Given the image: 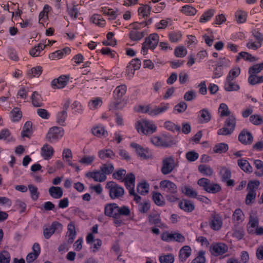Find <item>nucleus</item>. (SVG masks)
I'll use <instances>...</instances> for the list:
<instances>
[{
    "mask_svg": "<svg viewBox=\"0 0 263 263\" xmlns=\"http://www.w3.org/2000/svg\"><path fill=\"white\" fill-rule=\"evenodd\" d=\"M42 68L41 66H37L32 68L30 70H28L27 74L29 77H39L42 73Z\"/></svg>",
    "mask_w": 263,
    "mask_h": 263,
    "instance_id": "nucleus-59",
    "label": "nucleus"
},
{
    "mask_svg": "<svg viewBox=\"0 0 263 263\" xmlns=\"http://www.w3.org/2000/svg\"><path fill=\"white\" fill-rule=\"evenodd\" d=\"M159 41V36L157 33H152L145 38L143 43L141 53L143 55L147 53L148 49L154 50L157 47Z\"/></svg>",
    "mask_w": 263,
    "mask_h": 263,
    "instance_id": "nucleus-6",
    "label": "nucleus"
},
{
    "mask_svg": "<svg viewBox=\"0 0 263 263\" xmlns=\"http://www.w3.org/2000/svg\"><path fill=\"white\" fill-rule=\"evenodd\" d=\"M161 238L166 242L175 241L182 243L185 241V236L178 231L164 232L161 234Z\"/></svg>",
    "mask_w": 263,
    "mask_h": 263,
    "instance_id": "nucleus-7",
    "label": "nucleus"
},
{
    "mask_svg": "<svg viewBox=\"0 0 263 263\" xmlns=\"http://www.w3.org/2000/svg\"><path fill=\"white\" fill-rule=\"evenodd\" d=\"M228 251V246L222 242L212 244L210 247V252L215 256L222 255L227 252Z\"/></svg>",
    "mask_w": 263,
    "mask_h": 263,
    "instance_id": "nucleus-13",
    "label": "nucleus"
},
{
    "mask_svg": "<svg viewBox=\"0 0 263 263\" xmlns=\"http://www.w3.org/2000/svg\"><path fill=\"white\" fill-rule=\"evenodd\" d=\"M253 165L256 171L255 174L256 176L261 177L263 176V161L259 159L253 160Z\"/></svg>",
    "mask_w": 263,
    "mask_h": 263,
    "instance_id": "nucleus-37",
    "label": "nucleus"
},
{
    "mask_svg": "<svg viewBox=\"0 0 263 263\" xmlns=\"http://www.w3.org/2000/svg\"><path fill=\"white\" fill-rule=\"evenodd\" d=\"M0 140L10 142L14 141V139L11 136L10 132L8 129H4L0 132Z\"/></svg>",
    "mask_w": 263,
    "mask_h": 263,
    "instance_id": "nucleus-52",
    "label": "nucleus"
},
{
    "mask_svg": "<svg viewBox=\"0 0 263 263\" xmlns=\"http://www.w3.org/2000/svg\"><path fill=\"white\" fill-rule=\"evenodd\" d=\"M218 113L221 117H227L230 115L231 111L228 105L224 103H221L218 108Z\"/></svg>",
    "mask_w": 263,
    "mask_h": 263,
    "instance_id": "nucleus-49",
    "label": "nucleus"
},
{
    "mask_svg": "<svg viewBox=\"0 0 263 263\" xmlns=\"http://www.w3.org/2000/svg\"><path fill=\"white\" fill-rule=\"evenodd\" d=\"M68 77L65 76H62L57 79L53 80L51 82L52 87L54 88H62L64 87L68 81Z\"/></svg>",
    "mask_w": 263,
    "mask_h": 263,
    "instance_id": "nucleus-23",
    "label": "nucleus"
},
{
    "mask_svg": "<svg viewBox=\"0 0 263 263\" xmlns=\"http://www.w3.org/2000/svg\"><path fill=\"white\" fill-rule=\"evenodd\" d=\"M160 189L165 192L170 194H176L177 192V185L168 180H164L160 182Z\"/></svg>",
    "mask_w": 263,
    "mask_h": 263,
    "instance_id": "nucleus-14",
    "label": "nucleus"
},
{
    "mask_svg": "<svg viewBox=\"0 0 263 263\" xmlns=\"http://www.w3.org/2000/svg\"><path fill=\"white\" fill-rule=\"evenodd\" d=\"M137 192L141 195H145L149 190V184L145 181H142L137 185Z\"/></svg>",
    "mask_w": 263,
    "mask_h": 263,
    "instance_id": "nucleus-41",
    "label": "nucleus"
},
{
    "mask_svg": "<svg viewBox=\"0 0 263 263\" xmlns=\"http://www.w3.org/2000/svg\"><path fill=\"white\" fill-rule=\"evenodd\" d=\"M206 259L205 257V252L203 251H199L197 256L192 260V263H205Z\"/></svg>",
    "mask_w": 263,
    "mask_h": 263,
    "instance_id": "nucleus-64",
    "label": "nucleus"
},
{
    "mask_svg": "<svg viewBox=\"0 0 263 263\" xmlns=\"http://www.w3.org/2000/svg\"><path fill=\"white\" fill-rule=\"evenodd\" d=\"M182 36V34L180 31H173L170 32L168 34L170 40L173 43H177L180 41Z\"/></svg>",
    "mask_w": 263,
    "mask_h": 263,
    "instance_id": "nucleus-47",
    "label": "nucleus"
},
{
    "mask_svg": "<svg viewBox=\"0 0 263 263\" xmlns=\"http://www.w3.org/2000/svg\"><path fill=\"white\" fill-rule=\"evenodd\" d=\"M103 101L102 98L100 97H95L92 98L88 103V107L91 110H95L100 107L102 105Z\"/></svg>",
    "mask_w": 263,
    "mask_h": 263,
    "instance_id": "nucleus-34",
    "label": "nucleus"
},
{
    "mask_svg": "<svg viewBox=\"0 0 263 263\" xmlns=\"http://www.w3.org/2000/svg\"><path fill=\"white\" fill-rule=\"evenodd\" d=\"M229 149V146L225 143H219L216 144L213 147V151L214 153L222 154L224 153Z\"/></svg>",
    "mask_w": 263,
    "mask_h": 263,
    "instance_id": "nucleus-42",
    "label": "nucleus"
},
{
    "mask_svg": "<svg viewBox=\"0 0 263 263\" xmlns=\"http://www.w3.org/2000/svg\"><path fill=\"white\" fill-rule=\"evenodd\" d=\"M187 50L182 45L177 46L174 49V54L177 58H183L186 55Z\"/></svg>",
    "mask_w": 263,
    "mask_h": 263,
    "instance_id": "nucleus-46",
    "label": "nucleus"
},
{
    "mask_svg": "<svg viewBox=\"0 0 263 263\" xmlns=\"http://www.w3.org/2000/svg\"><path fill=\"white\" fill-rule=\"evenodd\" d=\"M92 133L96 136L97 137H105L107 133L105 130L104 127L102 125H98L95 127H93L92 129Z\"/></svg>",
    "mask_w": 263,
    "mask_h": 263,
    "instance_id": "nucleus-43",
    "label": "nucleus"
},
{
    "mask_svg": "<svg viewBox=\"0 0 263 263\" xmlns=\"http://www.w3.org/2000/svg\"><path fill=\"white\" fill-rule=\"evenodd\" d=\"M99 157L102 159L112 158L114 156V153L110 149L101 150L98 153Z\"/></svg>",
    "mask_w": 263,
    "mask_h": 263,
    "instance_id": "nucleus-55",
    "label": "nucleus"
},
{
    "mask_svg": "<svg viewBox=\"0 0 263 263\" xmlns=\"http://www.w3.org/2000/svg\"><path fill=\"white\" fill-rule=\"evenodd\" d=\"M259 218L256 214H251L247 226L249 234L263 236V227H259Z\"/></svg>",
    "mask_w": 263,
    "mask_h": 263,
    "instance_id": "nucleus-4",
    "label": "nucleus"
},
{
    "mask_svg": "<svg viewBox=\"0 0 263 263\" xmlns=\"http://www.w3.org/2000/svg\"><path fill=\"white\" fill-rule=\"evenodd\" d=\"M70 104V100H66L63 104V110L59 112L57 115V122L61 125H64L65 120L67 117V110L69 108Z\"/></svg>",
    "mask_w": 263,
    "mask_h": 263,
    "instance_id": "nucleus-16",
    "label": "nucleus"
},
{
    "mask_svg": "<svg viewBox=\"0 0 263 263\" xmlns=\"http://www.w3.org/2000/svg\"><path fill=\"white\" fill-rule=\"evenodd\" d=\"M173 24V21L171 18H167L162 20L159 22L155 24V26L158 29H163L168 26H170Z\"/></svg>",
    "mask_w": 263,
    "mask_h": 263,
    "instance_id": "nucleus-45",
    "label": "nucleus"
},
{
    "mask_svg": "<svg viewBox=\"0 0 263 263\" xmlns=\"http://www.w3.org/2000/svg\"><path fill=\"white\" fill-rule=\"evenodd\" d=\"M49 194L54 199H60L63 195V191L61 187L52 186L49 189Z\"/></svg>",
    "mask_w": 263,
    "mask_h": 263,
    "instance_id": "nucleus-25",
    "label": "nucleus"
},
{
    "mask_svg": "<svg viewBox=\"0 0 263 263\" xmlns=\"http://www.w3.org/2000/svg\"><path fill=\"white\" fill-rule=\"evenodd\" d=\"M179 206L181 209L187 212L193 211L195 208L193 203L187 200H181L179 203Z\"/></svg>",
    "mask_w": 263,
    "mask_h": 263,
    "instance_id": "nucleus-29",
    "label": "nucleus"
},
{
    "mask_svg": "<svg viewBox=\"0 0 263 263\" xmlns=\"http://www.w3.org/2000/svg\"><path fill=\"white\" fill-rule=\"evenodd\" d=\"M253 139L251 133L247 131L243 130L239 135V140L242 143H250L253 141Z\"/></svg>",
    "mask_w": 263,
    "mask_h": 263,
    "instance_id": "nucleus-31",
    "label": "nucleus"
},
{
    "mask_svg": "<svg viewBox=\"0 0 263 263\" xmlns=\"http://www.w3.org/2000/svg\"><path fill=\"white\" fill-rule=\"evenodd\" d=\"M247 14L246 12L242 10H238L235 14L236 20L238 23H243L246 22Z\"/></svg>",
    "mask_w": 263,
    "mask_h": 263,
    "instance_id": "nucleus-58",
    "label": "nucleus"
},
{
    "mask_svg": "<svg viewBox=\"0 0 263 263\" xmlns=\"http://www.w3.org/2000/svg\"><path fill=\"white\" fill-rule=\"evenodd\" d=\"M198 171L202 175L206 176H212L214 173L213 168L210 166L205 164L199 165Z\"/></svg>",
    "mask_w": 263,
    "mask_h": 263,
    "instance_id": "nucleus-39",
    "label": "nucleus"
},
{
    "mask_svg": "<svg viewBox=\"0 0 263 263\" xmlns=\"http://www.w3.org/2000/svg\"><path fill=\"white\" fill-rule=\"evenodd\" d=\"M44 49V45L40 43L37 46H35L30 50V54L34 57L40 56Z\"/></svg>",
    "mask_w": 263,
    "mask_h": 263,
    "instance_id": "nucleus-53",
    "label": "nucleus"
},
{
    "mask_svg": "<svg viewBox=\"0 0 263 263\" xmlns=\"http://www.w3.org/2000/svg\"><path fill=\"white\" fill-rule=\"evenodd\" d=\"M64 135V130L62 127L53 126L50 128L46 135L48 141L55 143L60 139Z\"/></svg>",
    "mask_w": 263,
    "mask_h": 263,
    "instance_id": "nucleus-10",
    "label": "nucleus"
},
{
    "mask_svg": "<svg viewBox=\"0 0 263 263\" xmlns=\"http://www.w3.org/2000/svg\"><path fill=\"white\" fill-rule=\"evenodd\" d=\"M53 153V148L47 144L44 145L41 150V155L45 160H49L51 158Z\"/></svg>",
    "mask_w": 263,
    "mask_h": 263,
    "instance_id": "nucleus-20",
    "label": "nucleus"
},
{
    "mask_svg": "<svg viewBox=\"0 0 263 263\" xmlns=\"http://www.w3.org/2000/svg\"><path fill=\"white\" fill-rule=\"evenodd\" d=\"M106 187L109 190V195L111 199H119L124 194L123 188L113 181L108 182Z\"/></svg>",
    "mask_w": 263,
    "mask_h": 263,
    "instance_id": "nucleus-8",
    "label": "nucleus"
},
{
    "mask_svg": "<svg viewBox=\"0 0 263 263\" xmlns=\"http://www.w3.org/2000/svg\"><path fill=\"white\" fill-rule=\"evenodd\" d=\"M33 252L29 253L26 256V261L28 263L33 262L37 258L41 252V248L38 243H34L32 246Z\"/></svg>",
    "mask_w": 263,
    "mask_h": 263,
    "instance_id": "nucleus-17",
    "label": "nucleus"
},
{
    "mask_svg": "<svg viewBox=\"0 0 263 263\" xmlns=\"http://www.w3.org/2000/svg\"><path fill=\"white\" fill-rule=\"evenodd\" d=\"M11 256L8 251H2L0 252V263H10Z\"/></svg>",
    "mask_w": 263,
    "mask_h": 263,
    "instance_id": "nucleus-62",
    "label": "nucleus"
},
{
    "mask_svg": "<svg viewBox=\"0 0 263 263\" xmlns=\"http://www.w3.org/2000/svg\"><path fill=\"white\" fill-rule=\"evenodd\" d=\"M153 199L154 202L158 206L164 205L165 201L163 196L158 192H155L153 195Z\"/></svg>",
    "mask_w": 263,
    "mask_h": 263,
    "instance_id": "nucleus-54",
    "label": "nucleus"
},
{
    "mask_svg": "<svg viewBox=\"0 0 263 263\" xmlns=\"http://www.w3.org/2000/svg\"><path fill=\"white\" fill-rule=\"evenodd\" d=\"M260 181L258 180H252L249 181L247 185V190L249 192H256L260 185Z\"/></svg>",
    "mask_w": 263,
    "mask_h": 263,
    "instance_id": "nucleus-50",
    "label": "nucleus"
},
{
    "mask_svg": "<svg viewBox=\"0 0 263 263\" xmlns=\"http://www.w3.org/2000/svg\"><path fill=\"white\" fill-rule=\"evenodd\" d=\"M211 119V113L208 109L204 108L199 111L198 119L200 123H208L210 121Z\"/></svg>",
    "mask_w": 263,
    "mask_h": 263,
    "instance_id": "nucleus-22",
    "label": "nucleus"
},
{
    "mask_svg": "<svg viewBox=\"0 0 263 263\" xmlns=\"http://www.w3.org/2000/svg\"><path fill=\"white\" fill-rule=\"evenodd\" d=\"M32 123L30 121L26 122L23 128L22 135L23 137H28L32 131Z\"/></svg>",
    "mask_w": 263,
    "mask_h": 263,
    "instance_id": "nucleus-57",
    "label": "nucleus"
},
{
    "mask_svg": "<svg viewBox=\"0 0 263 263\" xmlns=\"http://www.w3.org/2000/svg\"><path fill=\"white\" fill-rule=\"evenodd\" d=\"M215 10L214 9H208L205 11L201 16L199 22L201 23H205L209 21L214 16Z\"/></svg>",
    "mask_w": 263,
    "mask_h": 263,
    "instance_id": "nucleus-33",
    "label": "nucleus"
},
{
    "mask_svg": "<svg viewBox=\"0 0 263 263\" xmlns=\"http://www.w3.org/2000/svg\"><path fill=\"white\" fill-rule=\"evenodd\" d=\"M262 70H263V62L251 66L249 69L248 72L249 73L257 74Z\"/></svg>",
    "mask_w": 263,
    "mask_h": 263,
    "instance_id": "nucleus-63",
    "label": "nucleus"
},
{
    "mask_svg": "<svg viewBox=\"0 0 263 263\" xmlns=\"http://www.w3.org/2000/svg\"><path fill=\"white\" fill-rule=\"evenodd\" d=\"M151 142L156 146L166 147L174 144L173 137L168 134L154 136L151 138Z\"/></svg>",
    "mask_w": 263,
    "mask_h": 263,
    "instance_id": "nucleus-5",
    "label": "nucleus"
},
{
    "mask_svg": "<svg viewBox=\"0 0 263 263\" xmlns=\"http://www.w3.org/2000/svg\"><path fill=\"white\" fill-rule=\"evenodd\" d=\"M241 59H243L244 60L249 62H254L256 61V58L254 57L246 52H241L238 54L236 58L237 61H239Z\"/></svg>",
    "mask_w": 263,
    "mask_h": 263,
    "instance_id": "nucleus-56",
    "label": "nucleus"
},
{
    "mask_svg": "<svg viewBox=\"0 0 263 263\" xmlns=\"http://www.w3.org/2000/svg\"><path fill=\"white\" fill-rule=\"evenodd\" d=\"M130 210L128 206H119L115 203H109L105 205L104 213L106 216L113 217L115 219V223L117 226L121 224L122 221L119 220L121 216H128L130 214Z\"/></svg>",
    "mask_w": 263,
    "mask_h": 263,
    "instance_id": "nucleus-1",
    "label": "nucleus"
},
{
    "mask_svg": "<svg viewBox=\"0 0 263 263\" xmlns=\"http://www.w3.org/2000/svg\"><path fill=\"white\" fill-rule=\"evenodd\" d=\"M133 152L141 159H147L151 157L149 149L138 144H133Z\"/></svg>",
    "mask_w": 263,
    "mask_h": 263,
    "instance_id": "nucleus-12",
    "label": "nucleus"
},
{
    "mask_svg": "<svg viewBox=\"0 0 263 263\" xmlns=\"http://www.w3.org/2000/svg\"><path fill=\"white\" fill-rule=\"evenodd\" d=\"M239 167L245 172L250 173L252 172L253 168L249 162L245 159L240 158L237 160Z\"/></svg>",
    "mask_w": 263,
    "mask_h": 263,
    "instance_id": "nucleus-26",
    "label": "nucleus"
},
{
    "mask_svg": "<svg viewBox=\"0 0 263 263\" xmlns=\"http://www.w3.org/2000/svg\"><path fill=\"white\" fill-rule=\"evenodd\" d=\"M211 228L214 230H219L222 226V217L218 214L213 216L209 223Z\"/></svg>",
    "mask_w": 263,
    "mask_h": 263,
    "instance_id": "nucleus-18",
    "label": "nucleus"
},
{
    "mask_svg": "<svg viewBox=\"0 0 263 263\" xmlns=\"http://www.w3.org/2000/svg\"><path fill=\"white\" fill-rule=\"evenodd\" d=\"M151 7L148 5H141L139 8L138 12L140 16L145 17L149 15Z\"/></svg>",
    "mask_w": 263,
    "mask_h": 263,
    "instance_id": "nucleus-48",
    "label": "nucleus"
},
{
    "mask_svg": "<svg viewBox=\"0 0 263 263\" xmlns=\"http://www.w3.org/2000/svg\"><path fill=\"white\" fill-rule=\"evenodd\" d=\"M244 219L245 215L242 210L240 209H236L232 216V220L233 222L239 224L241 223Z\"/></svg>",
    "mask_w": 263,
    "mask_h": 263,
    "instance_id": "nucleus-30",
    "label": "nucleus"
},
{
    "mask_svg": "<svg viewBox=\"0 0 263 263\" xmlns=\"http://www.w3.org/2000/svg\"><path fill=\"white\" fill-rule=\"evenodd\" d=\"M164 126L166 129L173 132H179L180 130V127L179 125H176L170 121H166L164 124Z\"/></svg>",
    "mask_w": 263,
    "mask_h": 263,
    "instance_id": "nucleus-61",
    "label": "nucleus"
},
{
    "mask_svg": "<svg viewBox=\"0 0 263 263\" xmlns=\"http://www.w3.org/2000/svg\"><path fill=\"white\" fill-rule=\"evenodd\" d=\"M28 187L32 199L33 201H36L39 197L37 187L32 184L28 185Z\"/></svg>",
    "mask_w": 263,
    "mask_h": 263,
    "instance_id": "nucleus-60",
    "label": "nucleus"
},
{
    "mask_svg": "<svg viewBox=\"0 0 263 263\" xmlns=\"http://www.w3.org/2000/svg\"><path fill=\"white\" fill-rule=\"evenodd\" d=\"M32 104L35 107L42 106L43 100L41 95L37 91H34L31 96Z\"/></svg>",
    "mask_w": 263,
    "mask_h": 263,
    "instance_id": "nucleus-44",
    "label": "nucleus"
},
{
    "mask_svg": "<svg viewBox=\"0 0 263 263\" xmlns=\"http://www.w3.org/2000/svg\"><path fill=\"white\" fill-rule=\"evenodd\" d=\"M141 26H143V24H139L137 23L133 24V29H136V30H133V41L140 40L144 36V33L142 31L137 30V28H140Z\"/></svg>",
    "mask_w": 263,
    "mask_h": 263,
    "instance_id": "nucleus-28",
    "label": "nucleus"
},
{
    "mask_svg": "<svg viewBox=\"0 0 263 263\" xmlns=\"http://www.w3.org/2000/svg\"><path fill=\"white\" fill-rule=\"evenodd\" d=\"M170 107L169 103L162 102L159 105L155 106L149 105H139L135 109L138 112L147 114L151 117H155L166 112Z\"/></svg>",
    "mask_w": 263,
    "mask_h": 263,
    "instance_id": "nucleus-2",
    "label": "nucleus"
},
{
    "mask_svg": "<svg viewBox=\"0 0 263 263\" xmlns=\"http://www.w3.org/2000/svg\"><path fill=\"white\" fill-rule=\"evenodd\" d=\"M181 192L186 196L190 197H196L197 196V192L191 186L184 185L181 187Z\"/></svg>",
    "mask_w": 263,
    "mask_h": 263,
    "instance_id": "nucleus-32",
    "label": "nucleus"
},
{
    "mask_svg": "<svg viewBox=\"0 0 263 263\" xmlns=\"http://www.w3.org/2000/svg\"><path fill=\"white\" fill-rule=\"evenodd\" d=\"M233 80L227 78L224 84V89L226 91H237L239 89V86L236 83L233 82Z\"/></svg>",
    "mask_w": 263,
    "mask_h": 263,
    "instance_id": "nucleus-35",
    "label": "nucleus"
},
{
    "mask_svg": "<svg viewBox=\"0 0 263 263\" xmlns=\"http://www.w3.org/2000/svg\"><path fill=\"white\" fill-rule=\"evenodd\" d=\"M87 176L92 178L97 182H103L106 179V176L101 171L89 172L87 174Z\"/></svg>",
    "mask_w": 263,
    "mask_h": 263,
    "instance_id": "nucleus-24",
    "label": "nucleus"
},
{
    "mask_svg": "<svg viewBox=\"0 0 263 263\" xmlns=\"http://www.w3.org/2000/svg\"><path fill=\"white\" fill-rule=\"evenodd\" d=\"M126 86L124 85H120L116 88L114 91L115 99H120L126 92Z\"/></svg>",
    "mask_w": 263,
    "mask_h": 263,
    "instance_id": "nucleus-36",
    "label": "nucleus"
},
{
    "mask_svg": "<svg viewBox=\"0 0 263 263\" xmlns=\"http://www.w3.org/2000/svg\"><path fill=\"white\" fill-rule=\"evenodd\" d=\"M135 127L139 134L147 135L156 132L157 129L155 123L151 120L141 119L135 124Z\"/></svg>",
    "mask_w": 263,
    "mask_h": 263,
    "instance_id": "nucleus-3",
    "label": "nucleus"
},
{
    "mask_svg": "<svg viewBox=\"0 0 263 263\" xmlns=\"http://www.w3.org/2000/svg\"><path fill=\"white\" fill-rule=\"evenodd\" d=\"M235 117L233 115L230 116L226 121L224 127L219 129L217 134L219 135H228L231 134L235 128Z\"/></svg>",
    "mask_w": 263,
    "mask_h": 263,
    "instance_id": "nucleus-11",
    "label": "nucleus"
},
{
    "mask_svg": "<svg viewBox=\"0 0 263 263\" xmlns=\"http://www.w3.org/2000/svg\"><path fill=\"white\" fill-rule=\"evenodd\" d=\"M126 171L123 169H120L112 174L114 179L124 182L125 185L128 190V193L132 195V173H129L127 175V178L125 179Z\"/></svg>",
    "mask_w": 263,
    "mask_h": 263,
    "instance_id": "nucleus-9",
    "label": "nucleus"
},
{
    "mask_svg": "<svg viewBox=\"0 0 263 263\" xmlns=\"http://www.w3.org/2000/svg\"><path fill=\"white\" fill-rule=\"evenodd\" d=\"M192 253L191 248L189 246L182 247L179 251L178 257L179 260L184 262L191 256Z\"/></svg>",
    "mask_w": 263,
    "mask_h": 263,
    "instance_id": "nucleus-21",
    "label": "nucleus"
},
{
    "mask_svg": "<svg viewBox=\"0 0 263 263\" xmlns=\"http://www.w3.org/2000/svg\"><path fill=\"white\" fill-rule=\"evenodd\" d=\"M180 11L186 16H194L197 13L195 8L190 5H185L180 9Z\"/></svg>",
    "mask_w": 263,
    "mask_h": 263,
    "instance_id": "nucleus-27",
    "label": "nucleus"
},
{
    "mask_svg": "<svg viewBox=\"0 0 263 263\" xmlns=\"http://www.w3.org/2000/svg\"><path fill=\"white\" fill-rule=\"evenodd\" d=\"M126 103L120 99H115L109 105V109L110 110H116L123 108Z\"/></svg>",
    "mask_w": 263,
    "mask_h": 263,
    "instance_id": "nucleus-38",
    "label": "nucleus"
},
{
    "mask_svg": "<svg viewBox=\"0 0 263 263\" xmlns=\"http://www.w3.org/2000/svg\"><path fill=\"white\" fill-rule=\"evenodd\" d=\"M175 167L174 159L172 157L164 158L162 161V173L166 175L173 171Z\"/></svg>",
    "mask_w": 263,
    "mask_h": 263,
    "instance_id": "nucleus-15",
    "label": "nucleus"
},
{
    "mask_svg": "<svg viewBox=\"0 0 263 263\" xmlns=\"http://www.w3.org/2000/svg\"><path fill=\"white\" fill-rule=\"evenodd\" d=\"M76 231L73 222H70L67 226V232L66 233V237L67 241L69 243H72L76 237Z\"/></svg>",
    "mask_w": 263,
    "mask_h": 263,
    "instance_id": "nucleus-19",
    "label": "nucleus"
},
{
    "mask_svg": "<svg viewBox=\"0 0 263 263\" xmlns=\"http://www.w3.org/2000/svg\"><path fill=\"white\" fill-rule=\"evenodd\" d=\"M95 159V155H84L81 159H79V162L83 165H89L92 164Z\"/></svg>",
    "mask_w": 263,
    "mask_h": 263,
    "instance_id": "nucleus-51",
    "label": "nucleus"
},
{
    "mask_svg": "<svg viewBox=\"0 0 263 263\" xmlns=\"http://www.w3.org/2000/svg\"><path fill=\"white\" fill-rule=\"evenodd\" d=\"M90 21L99 27H103L106 24L105 21L103 19L102 16L98 14H93L90 17Z\"/></svg>",
    "mask_w": 263,
    "mask_h": 263,
    "instance_id": "nucleus-40",
    "label": "nucleus"
}]
</instances>
